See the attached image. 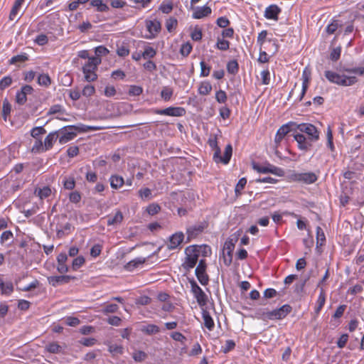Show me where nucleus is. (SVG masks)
Masks as SVG:
<instances>
[{
    "mask_svg": "<svg viewBox=\"0 0 364 364\" xmlns=\"http://www.w3.org/2000/svg\"><path fill=\"white\" fill-rule=\"evenodd\" d=\"M208 144L214 151L213 158L215 163H223L224 164L229 163L232 154V146L230 144L225 146L223 156H221V151L218 145L216 135L210 136L208 139Z\"/></svg>",
    "mask_w": 364,
    "mask_h": 364,
    "instance_id": "obj_1",
    "label": "nucleus"
},
{
    "mask_svg": "<svg viewBox=\"0 0 364 364\" xmlns=\"http://www.w3.org/2000/svg\"><path fill=\"white\" fill-rule=\"evenodd\" d=\"M292 310L289 304H284L279 309L269 311L267 309H259L256 313V317L262 321L280 320L284 318Z\"/></svg>",
    "mask_w": 364,
    "mask_h": 364,
    "instance_id": "obj_2",
    "label": "nucleus"
},
{
    "mask_svg": "<svg viewBox=\"0 0 364 364\" xmlns=\"http://www.w3.org/2000/svg\"><path fill=\"white\" fill-rule=\"evenodd\" d=\"M324 75L330 82L341 86H350L358 81L357 77L355 76L341 75L331 70L325 71Z\"/></svg>",
    "mask_w": 364,
    "mask_h": 364,
    "instance_id": "obj_3",
    "label": "nucleus"
},
{
    "mask_svg": "<svg viewBox=\"0 0 364 364\" xmlns=\"http://www.w3.org/2000/svg\"><path fill=\"white\" fill-rule=\"evenodd\" d=\"M101 58L97 57H91L87 63L82 67V72L85 75V79L87 82H92L97 80V75L95 71L97 66L101 63Z\"/></svg>",
    "mask_w": 364,
    "mask_h": 364,
    "instance_id": "obj_4",
    "label": "nucleus"
},
{
    "mask_svg": "<svg viewBox=\"0 0 364 364\" xmlns=\"http://www.w3.org/2000/svg\"><path fill=\"white\" fill-rule=\"evenodd\" d=\"M186 258L185 262L183 264V267L189 270L193 268L198 259L199 257V250L198 249L197 245H191L186 248L185 250Z\"/></svg>",
    "mask_w": 364,
    "mask_h": 364,
    "instance_id": "obj_5",
    "label": "nucleus"
},
{
    "mask_svg": "<svg viewBox=\"0 0 364 364\" xmlns=\"http://www.w3.org/2000/svg\"><path fill=\"white\" fill-rule=\"evenodd\" d=\"M242 234V230H239L234 234H232L225 242L223 249V253L225 251L227 252V254L229 255V258H226L224 257V263L226 266L230 265L232 262V252L235 248V245L238 240L239 237Z\"/></svg>",
    "mask_w": 364,
    "mask_h": 364,
    "instance_id": "obj_6",
    "label": "nucleus"
},
{
    "mask_svg": "<svg viewBox=\"0 0 364 364\" xmlns=\"http://www.w3.org/2000/svg\"><path fill=\"white\" fill-rule=\"evenodd\" d=\"M299 130L308 135L310 141H317L319 139V132L316 127L309 123L296 124L294 125V130Z\"/></svg>",
    "mask_w": 364,
    "mask_h": 364,
    "instance_id": "obj_7",
    "label": "nucleus"
},
{
    "mask_svg": "<svg viewBox=\"0 0 364 364\" xmlns=\"http://www.w3.org/2000/svg\"><path fill=\"white\" fill-rule=\"evenodd\" d=\"M252 166L254 170L261 173H271L279 176H282L284 173L282 168H278L269 163H265V164L262 166L256 162H252Z\"/></svg>",
    "mask_w": 364,
    "mask_h": 364,
    "instance_id": "obj_8",
    "label": "nucleus"
},
{
    "mask_svg": "<svg viewBox=\"0 0 364 364\" xmlns=\"http://www.w3.org/2000/svg\"><path fill=\"white\" fill-rule=\"evenodd\" d=\"M191 291L194 294L195 298L198 304L200 306H203L206 305L208 301V296L205 294V292L202 290V289L198 285L194 279L190 281Z\"/></svg>",
    "mask_w": 364,
    "mask_h": 364,
    "instance_id": "obj_9",
    "label": "nucleus"
},
{
    "mask_svg": "<svg viewBox=\"0 0 364 364\" xmlns=\"http://www.w3.org/2000/svg\"><path fill=\"white\" fill-rule=\"evenodd\" d=\"M206 262L205 259H200L196 268L195 274L202 285H207L209 282V277L206 274Z\"/></svg>",
    "mask_w": 364,
    "mask_h": 364,
    "instance_id": "obj_10",
    "label": "nucleus"
},
{
    "mask_svg": "<svg viewBox=\"0 0 364 364\" xmlns=\"http://www.w3.org/2000/svg\"><path fill=\"white\" fill-rule=\"evenodd\" d=\"M207 223L204 221L188 228L186 230V242H189L192 239L196 238L199 234L203 232V230L207 228Z\"/></svg>",
    "mask_w": 364,
    "mask_h": 364,
    "instance_id": "obj_11",
    "label": "nucleus"
},
{
    "mask_svg": "<svg viewBox=\"0 0 364 364\" xmlns=\"http://www.w3.org/2000/svg\"><path fill=\"white\" fill-rule=\"evenodd\" d=\"M154 113L160 115H167L172 117H182L186 114V110L183 107H169L163 109H155Z\"/></svg>",
    "mask_w": 364,
    "mask_h": 364,
    "instance_id": "obj_12",
    "label": "nucleus"
},
{
    "mask_svg": "<svg viewBox=\"0 0 364 364\" xmlns=\"http://www.w3.org/2000/svg\"><path fill=\"white\" fill-rule=\"evenodd\" d=\"M294 125H296V123L294 122L282 125L277 132L274 139L275 143L279 144L289 132L294 130Z\"/></svg>",
    "mask_w": 364,
    "mask_h": 364,
    "instance_id": "obj_13",
    "label": "nucleus"
},
{
    "mask_svg": "<svg viewBox=\"0 0 364 364\" xmlns=\"http://www.w3.org/2000/svg\"><path fill=\"white\" fill-rule=\"evenodd\" d=\"M293 178L296 181L302 182L306 184H311L318 179L317 176L313 172L294 173Z\"/></svg>",
    "mask_w": 364,
    "mask_h": 364,
    "instance_id": "obj_14",
    "label": "nucleus"
},
{
    "mask_svg": "<svg viewBox=\"0 0 364 364\" xmlns=\"http://www.w3.org/2000/svg\"><path fill=\"white\" fill-rule=\"evenodd\" d=\"M294 139L296 141L298 144V148L304 151L305 152L310 150L312 142H314L315 141H310L309 138H307L306 136H304L302 134H296L294 135Z\"/></svg>",
    "mask_w": 364,
    "mask_h": 364,
    "instance_id": "obj_15",
    "label": "nucleus"
},
{
    "mask_svg": "<svg viewBox=\"0 0 364 364\" xmlns=\"http://www.w3.org/2000/svg\"><path fill=\"white\" fill-rule=\"evenodd\" d=\"M33 88L28 85L23 86L20 91H18L16 95V102L20 105H24L27 101V95L32 94Z\"/></svg>",
    "mask_w": 364,
    "mask_h": 364,
    "instance_id": "obj_16",
    "label": "nucleus"
},
{
    "mask_svg": "<svg viewBox=\"0 0 364 364\" xmlns=\"http://www.w3.org/2000/svg\"><path fill=\"white\" fill-rule=\"evenodd\" d=\"M184 234L182 232H177L169 237L167 243L168 250H174L179 247L184 240Z\"/></svg>",
    "mask_w": 364,
    "mask_h": 364,
    "instance_id": "obj_17",
    "label": "nucleus"
},
{
    "mask_svg": "<svg viewBox=\"0 0 364 364\" xmlns=\"http://www.w3.org/2000/svg\"><path fill=\"white\" fill-rule=\"evenodd\" d=\"M75 277L70 275H60V276H51L48 278V282L53 287H57L60 284H67L71 279H75Z\"/></svg>",
    "mask_w": 364,
    "mask_h": 364,
    "instance_id": "obj_18",
    "label": "nucleus"
},
{
    "mask_svg": "<svg viewBox=\"0 0 364 364\" xmlns=\"http://www.w3.org/2000/svg\"><path fill=\"white\" fill-rule=\"evenodd\" d=\"M61 136L59 138V142L63 144L73 139L76 136V133L73 129H70V126L63 127L60 131Z\"/></svg>",
    "mask_w": 364,
    "mask_h": 364,
    "instance_id": "obj_19",
    "label": "nucleus"
},
{
    "mask_svg": "<svg viewBox=\"0 0 364 364\" xmlns=\"http://www.w3.org/2000/svg\"><path fill=\"white\" fill-rule=\"evenodd\" d=\"M281 11V9L277 5L272 4L265 9L264 16L267 19L277 21Z\"/></svg>",
    "mask_w": 364,
    "mask_h": 364,
    "instance_id": "obj_20",
    "label": "nucleus"
},
{
    "mask_svg": "<svg viewBox=\"0 0 364 364\" xmlns=\"http://www.w3.org/2000/svg\"><path fill=\"white\" fill-rule=\"evenodd\" d=\"M146 26L150 35L148 38H154L156 34L161 31V23L159 21H146Z\"/></svg>",
    "mask_w": 364,
    "mask_h": 364,
    "instance_id": "obj_21",
    "label": "nucleus"
},
{
    "mask_svg": "<svg viewBox=\"0 0 364 364\" xmlns=\"http://www.w3.org/2000/svg\"><path fill=\"white\" fill-rule=\"evenodd\" d=\"M211 11V9L207 6L197 7L196 11L193 14V18L196 19L202 18L210 14Z\"/></svg>",
    "mask_w": 364,
    "mask_h": 364,
    "instance_id": "obj_22",
    "label": "nucleus"
},
{
    "mask_svg": "<svg viewBox=\"0 0 364 364\" xmlns=\"http://www.w3.org/2000/svg\"><path fill=\"white\" fill-rule=\"evenodd\" d=\"M310 75H311L310 72L308 71L306 68H305L304 72H303V74H302V79H303L302 90H301V95H300V97H299V101H301L302 100V98L305 95L307 89H308L309 82V80H310Z\"/></svg>",
    "mask_w": 364,
    "mask_h": 364,
    "instance_id": "obj_23",
    "label": "nucleus"
},
{
    "mask_svg": "<svg viewBox=\"0 0 364 364\" xmlns=\"http://www.w3.org/2000/svg\"><path fill=\"white\" fill-rule=\"evenodd\" d=\"M58 138V132H50L44 140V144L47 150L50 149Z\"/></svg>",
    "mask_w": 364,
    "mask_h": 364,
    "instance_id": "obj_24",
    "label": "nucleus"
},
{
    "mask_svg": "<svg viewBox=\"0 0 364 364\" xmlns=\"http://www.w3.org/2000/svg\"><path fill=\"white\" fill-rule=\"evenodd\" d=\"M110 186L113 189H118L124 184V178L118 175H112L110 178Z\"/></svg>",
    "mask_w": 364,
    "mask_h": 364,
    "instance_id": "obj_25",
    "label": "nucleus"
},
{
    "mask_svg": "<svg viewBox=\"0 0 364 364\" xmlns=\"http://www.w3.org/2000/svg\"><path fill=\"white\" fill-rule=\"evenodd\" d=\"M145 262L146 258L137 257L127 263L124 268L128 271H132L139 265L144 264Z\"/></svg>",
    "mask_w": 364,
    "mask_h": 364,
    "instance_id": "obj_26",
    "label": "nucleus"
},
{
    "mask_svg": "<svg viewBox=\"0 0 364 364\" xmlns=\"http://www.w3.org/2000/svg\"><path fill=\"white\" fill-rule=\"evenodd\" d=\"M70 129H74L75 133L76 132H87L89 131H94V130L100 129L98 127L87 126V125H85L82 124L70 126Z\"/></svg>",
    "mask_w": 364,
    "mask_h": 364,
    "instance_id": "obj_27",
    "label": "nucleus"
},
{
    "mask_svg": "<svg viewBox=\"0 0 364 364\" xmlns=\"http://www.w3.org/2000/svg\"><path fill=\"white\" fill-rule=\"evenodd\" d=\"M51 189L49 186H43L42 188H36L34 193L37 195L41 200L49 197L51 194Z\"/></svg>",
    "mask_w": 364,
    "mask_h": 364,
    "instance_id": "obj_28",
    "label": "nucleus"
},
{
    "mask_svg": "<svg viewBox=\"0 0 364 364\" xmlns=\"http://www.w3.org/2000/svg\"><path fill=\"white\" fill-rule=\"evenodd\" d=\"M90 4L93 7H96L97 11L99 12H106L109 10V6L103 3L102 0H92Z\"/></svg>",
    "mask_w": 364,
    "mask_h": 364,
    "instance_id": "obj_29",
    "label": "nucleus"
},
{
    "mask_svg": "<svg viewBox=\"0 0 364 364\" xmlns=\"http://www.w3.org/2000/svg\"><path fill=\"white\" fill-rule=\"evenodd\" d=\"M203 318L204 321L205 326L209 330L212 331L214 328V321L210 315V314L207 311H203Z\"/></svg>",
    "mask_w": 364,
    "mask_h": 364,
    "instance_id": "obj_30",
    "label": "nucleus"
},
{
    "mask_svg": "<svg viewBox=\"0 0 364 364\" xmlns=\"http://www.w3.org/2000/svg\"><path fill=\"white\" fill-rule=\"evenodd\" d=\"M24 1L25 0H16L15 1L14 6H12V9L10 11V14H9V19L11 21L14 20V18H16L19 9Z\"/></svg>",
    "mask_w": 364,
    "mask_h": 364,
    "instance_id": "obj_31",
    "label": "nucleus"
},
{
    "mask_svg": "<svg viewBox=\"0 0 364 364\" xmlns=\"http://www.w3.org/2000/svg\"><path fill=\"white\" fill-rule=\"evenodd\" d=\"M14 239V234L11 230H6L3 232L0 236V243L4 245L7 242H9V245L11 243Z\"/></svg>",
    "mask_w": 364,
    "mask_h": 364,
    "instance_id": "obj_32",
    "label": "nucleus"
},
{
    "mask_svg": "<svg viewBox=\"0 0 364 364\" xmlns=\"http://www.w3.org/2000/svg\"><path fill=\"white\" fill-rule=\"evenodd\" d=\"M326 301V295L323 289L321 288V291L317 300V306L315 309V311L316 314H318L321 309L323 308V305L325 304Z\"/></svg>",
    "mask_w": 364,
    "mask_h": 364,
    "instance_id": "obj_33",
    "label": "nucleus"
},
{
    "mask_svg": "<svg viewBox=\"0 0 364 364\" xmlns=\"http://www.w3.org/2000/svg\"><path fill=\"white\" fill-rule=\"evenodd\" d=\"M123 220V215L122 213L120 211H117L116 214L111 218H109L107 219V225H113L121 223V222Z\"/></svg>",
    "mask_w": 364,
    "mask_h": 364,
    "instance_id": "obj_34",
    "label": "nucleus"
},
{
    "mask_svg": "<svg viewBox=\"0 0 364 364\" xmlns=\"http://www.w3.org/2000/svg\"><path fill=\"white\" fill-rule=\"evenodd\" d=\"M38 83L39 85L48 87L51 84V79L48 74H41L38 77Z\"/></svg>",
    "mask_w": 364,
    "mask_h": 364,
    "instance_id": "obj_35",
    "label": "nucleus"
},
{
    "mask_svg": "<svg viewBox=\"0 0 364 364\" xmlns=\"http://www.w3.org/2000/svg\"><path fill=\"white\" fill-rule=\"evenodd\" d=\"M141 331L147 335H153L158 333L160 331V328L155 324H149L144 326Z\"/></svg>",
    "mask_w": 364,
    "mask_h": 364,
    "instance_id": "obj_36",
    "label": "nucleus"
},
{
    "mask_svg": "<svg viewBox=\"0 0 364 364\" xmlns=\"http://www.w3.org/2000/svg\"><path fill=\"white\" fill-rule=\"evenodd\" d=\"M46 151H47V149H46L44 143H43L41 139L36 140L32 147L31 151L33 153H41Z\"/></svg>",
    "mask_w": 364,
    "mask_h": 364,
    "instance_id": "obj_37",
    "label": "nucleus"
},
{
    "mask_svg": "<svg viewBox=\"0 0 364 364\" xmlns=\"http://www.w3.org/2000/svg\"><path fill=\"white\" fill-rule=\"evenodd\" d=\"M227 70L230 74L235 75L239 70V65L237 60L229 61L227 64Z\"/></svg>",
    "mask_w": 364,
    "mask_h": 364,
    "instance_id": "obj_38",
    "label": "nucleus"
},
{
    "mask_svg": "<svg viewBox=\"0 0 364 364\" xmlns=\"http://www.w3.org/2000/svg\"><path fill=\"white\" fill-rule=\"evenodd\" d=\"M211 90L212 86L209 82H203L198 88V92L202 95H208Z\"/></svg>",
    "mask_w": 364,
    "mask_h": 364,
    "instance_id": "obj_39",
    "label": "nucleus"
},
{
    "mask_svg": "<svg viewBox=\"0 0 364 364\" xmlns=\"http://www.w3.org/2000/svg\"><path fill=\"white\" fill-rule=\"evenodd\" d=\"M316 246H322L326 241V237L321 228L318 226L316 228Z\"/></svg>",
    "mask_w": 364,
    "mask_h": 364,
    "instance_id": "obj_40",
    "label": "nucleus"
},
{
    "mask_svg": "<svg viewBox=\"0 0 364 364\" xmlns=\"http://www.w3.org/2000/svg\"><path fill=\"white\" fill-rule=\"evenodd\" d=\"M28 55L26 53H21L15 56H13L10 60V64L21 63L28 60Z\"/></svg>",
    "mask_w": 364,
    "mask_h": 364,
    "instance_id": "obj_41",
    "label": "nucleus"
},
{
    "mask_svg": "<svg viewBox=\"0 0 364 364\" xmlns=\"http://www.w3.org/2000/svg\"><path fill=\"white\" fill-rule=\"evenodd\" d=\"M46 350L50 353H59L62 350V347L56 342H52L46 346Z\"/></svg>",
    "mask_w": 364,
    "mask_h": 364,
    "instance_id": "obj_42",
    "label": "nucleus"
},
{
    "mask_svg": "<svg viewBox=\"0 0 364 364\" xmlns=\"http://www.w3.org/2000/svg\"><path fill=\"white\" fill-rule=\"evenodd\" d=\"M11 106L7 99L3 101L2 105V115L4 120H6L7 116L10 114Z\"/></svg>",
    "mask_w": 364,
    "mask_h": 364,
    "instance_id": "obj_43",
    "label": "nucleus"
},
{
    "mask_svg": "<svg viewBox=\"0 0 364 364\" xmlns=\"http://www.w3.org/2000/svg\"><path fill=\"white\" fill-rule=\"evenodd\" d=\"M216 48L220 50H227L230 48V42L223 38H218Z\"/></svg>",
    "mask_w": 364,
    "mask_h": 364,
    "instance_id": "obj_44",
    "label": "nucleus"
},
{
    "mask_svg": "<svg viewBox=\"0 0 364 364\" xmlns=\"http://www.w3.org/2000/svg\"><path fill=\"white\" fill-rule=\"evenodd\" d=\"M46 133V130L43 127H36L31 131V136L35 138L36 140L38 139V138L40 135L44 134Z\"/></svg>",
    "mask_w": 364,
    "mask_h": 364,
    "instance_id": "obj_45",
    "label": "nucleus"
},
{
    "mask_svg": "<svg viewBox=\"0 0 364 364\" xmlns=\"http://www.w3.org/2000/svg\"><path fill=\"white\" fill-rule=\"evenodd\" d=\"M192 49V45L190 43L187 42L186 43L182 44L180 49V53L183 57H187L191 53Z\"/></svg>",
    "mask_w": 364,
    "mask_h": 364,
    "instance_id": "obj_46",
    "label": "nucleus"
},
{
    "mask_svg": "<svg viewBox=\"0 0 364 364\" xmlns=\"http://www.w3.org/2000/svg\"><path fill=\"white\" fill-rule=\"evenodd\" d=\"M341 26V25L339 23L338 21L334 20L331 23L327 26L326 31L328 34H333L337 31L338 27Z\"/></svg>",
    "mask_w": 364,
    "mask_h": 364,
    "instance_id": "obj_47",
    "label": "nucleus"
},
{
    "mask_svg": "<svg viewBox=\"0 0 364 364\" xmlns=\"http://www.w3.org/2000/svg\"><path fill=\"white\" fill-rule=\"evenodd\" d=\"M173 95V90L168 87H164L161 92V96L165 101H168Z\"/></svg>",
    "mask_w": 364,
    "mask_h": 364,
    "instance_id": "obj_48",
    "label": "nucleus"
},
{
    "mask_svg": "<svg viewBox=\"0 0 364 364\" xmlns=\"http://www.w3.org/2000/svg\"><path fill=\"white\" fill-rule=\"evenodd\" d=\"M85 259L83 256H78L73 259L72 263V268L73 270H76L84 264Z\"/></svg>",
    "mask_w": 364,
    "mask_h": 364,
    "instance_id": "obj_49",
    "label": "nucleus"
},
{
    "mask_svg": "<svg viewBox=\"0 0 364 364\" xmlns=\"http://www.w3.org/2000/svg\"><path fill=\"white\" fill-rule=\"evenodd\" d=\"M156 54V51L152 48L147 46L145 48L144 51L142 53V57L146 58H152Z\"/></svg>",
    "mask_w": 364,
    "mask_h": 364,
    "instance_id": "obj_50",
    "label": "nucleus"
},
{
    "mask_svg": "<svg viewBox=\"0 0 364 364\" xmlns=\"http://www.w3.org/2000/svg\"><path fill=\"white\" fill-rule=\"evenodd\" d=\"M341 46L333 48L330 54V59L333 61H337L341 57Z\"/></svg>",
    "mask_w": 364,
    "mask_h": 364,
    "instance_id": "obj_51",
    "label": "nucleus"
},
{
    "mask_svg": "<svg viewBox=\"0 0 364 364\" xmlns=\"http://www.w3.org/2000/svg\"><path fill=\"white\" fill-rule=\"evenodd\" d=\"M63 186L65 189L73 190L75 186V181L74 178H65L63 181Z\"/></svg>",
    "mask_w": 364,
    "mask_h": 364,
    "instance_id": "obj_52",
    "label": "nucleus"
},
{
    "mask_svg": "<svg viewBox=\"0 0 364 364\" xmlns=\"http://www.w3.org/2000/svg\"><path fill=\"white\" fill-rule=\"evenodd\" d=\"M109 351L113 355L119 354L122 355L124 352V348L122 346L119 345H110L109 346Z\"/></svg>",
    "mask_w": 364,
    "mask_h": 364,
    "instance_id": "obj_53",
    "label": "nucleus"
},
{
    "mask_svg": "<svg viewBox=\"0 0 364 364\" xmlns=\"http://www.w3.org/2000/svg\"><path fill=\"white\" fill-rule=\"evenodd\" d=\"M160 210L161 207L156 203H151L146 208L147 213L151 215L157 214Z\"/></svg>",
    "mask_w": 364,
    "mask_h": 364,
    "instance_id": "obj_54",
    "label": "nucleus"
},
{
    "mask_svg": "<svg viewBox=\"0 0 364 364\" xmlns=\"http://www.w3.org/2000/svg\"><path fill=\"white\" fill-rule=\"evenodd\" d=\"M133 359L136 361V362H141L143 360H144L146 357H147V355L146 353H144V351H141V350H138V351H136L133 353Z\"/></svg>",
    "mask_w": 364,
    "mask_h": 364,
    "instance_id": "obj_55",
    "label": "nucleus"
},
{
    "mask_svg": "<svg viewBox=\"0 0 364 364\" xmlns=\"http://www.w3.org/2000/svg\"><path fill=\"white\" fill-rule=\"evenodd\" d=\"M12 83V78L10 76H5L0 80V90H3L10 86Z\"/></svg>",
    "mask_w": 364,
    "mask_h": 364,
    "instance_id": "obj_56",
    "label": "nucleus"
},
{
    "mask_svg": "<svg viewBox=\"0 0 364 364\" xmlns=\"http://www.w3.org/2000/svg\"><path fill=\"white\" fill-rule=\"evenodd\" d=\"M246 183L247 179L245 178H242L239 180L235 188L236 195H239L241 193V191L245 188Z\"/></svg>",
    "mask_w": 364,
    "mask_h": 364,
    "instance_id": "obj_57",
    "label": "nucleus"
},
{
    "mask_svg": "<svg viewBox=\"0 0 364 364\" xmlns=\"http://www.w3.org/2000/svg\"><path fill=\"white\" fill-rule=\"evenodd\" d=\"M177 20L173 18V17H171L169 18L168 19H167L166 22V29L168 32H171L172 30L176 28V26H177Z\"/></svg>",
    "mask_w": 364,
    "mask_h": 364,
    "instance_id": "obj_58",
    "label": "nucleus"
},
{
    "mask_svg": "<svg viewBox=\"0 0 364 364\" xmlns=\"http://www.w3.org/2000/svg\"><path fill=\"white\" fill-rule=\"evenodd\" d=\"M200 75L203 77H207L209 75L210 72V67L207 65L204 61L200 63Z\"/></svg>",
    "mask_w": 364,
    "mask_h": 364,
    "instance_id": "obj_59",
    "label": "nucleus"
},
{
    "mask_svg": "<svg viewBox=\"0 0 364 364\" xmlns=\"http://www.w3.org/2000/svg\"><path fill=\"white\" fill-rule=\"evenodd\" d=\"M58 113H64V109L60 105H55L50 107L48 114H55Z\"/></svg>",
    "mask_w": 364,
    "mask_h": 364,
    "instance_id": "obj_60",
    "label": "nucleus"
},
{
    "mask_svg": "<svg viewBox=\"0 0 364 364\" xmlns=\"http://www.w3.org/2000/svg\"><path fill=\"white\" fill-rule=\"evenodd\" d=\"M95 53L96 54V57L100 58V56L106 55L109 53V50L107 48L103 46H100L95 48Z\"/></svg>",
    "mask_w": 364,
    "mask_h": 364,
    "instance_id": "obj_61",
    "label": "nucleus"
},
{
    "mask_svg": "<svg viewBox=\"0 0 364 364\" xmlns=\"http://www.w3.org/2000/svg\"><path fill=\"white\" fill-rule=\"evenodd\" d=\"M14 291V286L11 282L4 283V287L1 289V294L9 295Z\"/></svg>",
    "mask_w": 364,
    "mask_h": 364,
    "instance_id": "obj_62",
    "label": "nucleus"
},
{
    "mask_svg": "<svg viewBox=\"0 0 364 364\" xmlns=\"http://www.w3.org/2000/svg\"><path fill=\"white\" fill-rule=\"evenodd\" d=\"M139 196L142 199H149L151 198V191L149 188H141L139 191Z\"/></svg>",
    "mask_w": 364,
    "mask_h": 364,
    "instance_id": "obj_63",
    "label": "nucleus"
},
{
    "mask_svg": "<svg viewBox=\"0 0 364 364\" xmlns=\"http://www.w3.org/2000/svg\"><path fill=\"white\" fill-rule=\"evenodd\" d=\"M202 31L200 28L196 27L193 31L191 33V36L192 40L195 41H198L202 38Z\"/></svg>",
    "mask_w": 364,
    "mask_h": 364,
    "instance_id": "obj_64",
    "label": "nucleus"
}]
</instances>
